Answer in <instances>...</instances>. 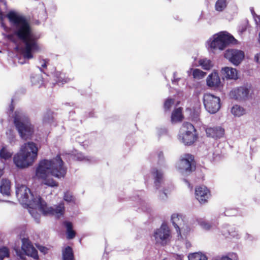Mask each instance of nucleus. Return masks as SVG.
Returning <instances> with one entry per match:
<instances>
[{
  "label": "nucleus",
  "instance_id": "obj_59",
  "mask_svg": "<svg viewBox=\"0 0 260 260\" xmlns=\"http://www.w3.org/2000/svg\"><path fill=\"white\" fill-rule=\"evenodd\" d=\"M245 238L251 241H252L254 240H256V239L254 237H253L252 235L248 233H246Z\"/></svg>",
  "mask_w": 260,
  "mask_h": 260
},
{
  "label": "nucleus",
  "instance_id": "obj_17",
  "mask_svg": "<svg viewBox=\"0 0 260 260\" xmlns=\"http://www.w3.org/2000/svg\"><path fill=\"white\" fill-rule=\"evenodd\" d=\"M150 173L153 178L155 189L156 190L159 189L164 178L163 172L156 167H152L150 169Z\"/></svg>",
  "mask_w": 260,
  "mask_h": 260
},
{
  "label": "nucleus",
  "instance_id": "obj_2",
  "mask_svg": "<svg viewBox=\"0 0 260 260\" xmlns=\"http://www.w3.org/2000/svg\"><path fill=\"white\" fill-rule=\"evenodd\" d=\"M15 193L18 198L20 194V202L27 208L38 209L44 216H54L56 219L62 216L66 211L64 204L60 201L54 207H47L45 201L26 186L21 184L16 186Z\"/></svg>",
  "mask_w": 260,
  "mask_h": 260
},
{
  "label": "nucleus",
  "instance_id": "obj_21",
  "mask_svg": "<svg viewBox=\"0 0 260 260\" xmlns=\"http://www.w3.org/2000/svg\"><path fill=\"white\" fill-rule=\"evenodd\" d=\"M62 226L66 230V235L67 240H72L76 237V233L73 230V225L71 221L68 220L63 221Z\"/></svg>",
  "mask_w": 260,
  "mask_h": 260
},
{
  "label": "nucleus",
  "instance_id": "obj_40",
  "mask_svg": "<svg viewBox=\"0 0 260 260\" xmlns=\"http://www.w3.org/2000/svg\"><path fill=\"white\" fill-rule=\"evenodd\" d=\"M206 74L205 72L199 69H195L192 72V76L194 79H203L205 76Z\"/></svg>",
  "mask_w": 260,
  "mask_h": 260
},
{
  "label": "nucleus",
  "instance_id": "obj_64",
  "mask_svg": "<svg viewBox=\"0 0 260 260\" xmlns=\"http://www.w3.org/2000/svg\"><path fill=\"white\" fill-rule=\"evenodd\" d=\"M177 260H183L182 259V257L181 256V255H179V254L177 255Z\"/></svg>",
  "mask_w": 260,
  "mask_h": 260
},
{
  "label": "nucleus",
  "instance_id": "obj_50",
  "mask_svg": "<svg viewBox=\"0 0 260 260\" xmlns=\"http://www.w3.org/2000/svg\"><path fill=\"white\" fill-rule=\"evenodd\" d=\"M0 26L6 31L8 29V27L6 25L4 20V16L1 15L0 16Z\"/></svg>",
  "mask_w": 260,
  "mask_h": 260
},
{
  "label": "nucleus",
  "instance_id": "obj_58",
  "mask_svg": "<svg viewBox=\"0 0 260 260\" xmlns=\"http://www.w3.org/2000/svg\"><path fill=\"white\" fill-rule=\"evenodd\" d=\"M254 60L256 62L260 64V53H256L254 55Z\"/></svg>",
  "mask_w": 260,
  "mask_h": 260
},
{
  "label": "nucleus",
  "instance_id": "obj_25",
  "mask_svg": "<svg viewBox=\"0 0 260 260\" xmlns=\"http://www.w3.org/2000/svg\"><path fill=\"white\" fill-rule=\"evenodd\" d=\"M181 217L182 215L178 213H174L171 217V222L174 228L176 229V232L178 235H181V231L177 222L180 220Z\"/></svg>",
  "mask_w": 260,
  "mask_h": 260
},
{
  "label": "nucleus",
  "instance_id": "obj_6",
  "mask_svg": "<svg viewBox=\"0 0 260 260\" xmlns=\"http://www.w3.org/2000/svg\"><path fill=\"white\" fill-rule=\"evenodd\" d=\"M199 138V134L194 125L189 122H184L178 134L179 140L185 146L193 144Z\"/></svg>",
  "mask_w": 260,
  "mask_h": 260
},
{
  "label": "nucleus",
  "instance_id": "obj_5",
  "mask_svg": "<svg viewBox=\"0 0 260 260\" xmlns=\"http://www.w3.org/2000/svg\"><path fill=\"white\" fill-rule=\"evenodd\" d=\"M13 121L15 128L22 139L26 140L32 138L35 128L28 117L15 113Z\"/></svg>",
  "mask_w": 260,
  "mask_h": 260
},
{
  "label": "nucleus",
  "instance_id": "obj_8",
  "mask_svg": "<svg viewBox=\"0 0 260 260\" xmlns=\"http://www.w3.org/2000/svg\"><path fill=\"white\" fill-rule=\"evenodd\" d=\"M251 87V85L247 83L234 87L229 92V97L238 102L246 101L250 97Z\"/></svg>",
  "mask_w": 260,
  "mask_h": 260
},
{
  "label": "nucleus",
  "instance_id": "obj_51",
  "mask_svg": "<svg viewBox=\"0 0 260 260\" xmlns=\"http://www.w3.org/2000/svg\"><path fill=\"white\" fill-rule=\"evenodd\" d=\"M250 12L254 19V21H255V22L256 24H257V19L256 17H257V18H258V20L259 21H260V16L257 15L255 11H254V9L253 8V7H250Z\"/></svg>",
  "mask_w": 260,
  "mask_h": 260
},
{
  "label": "nucleus",
  "instance_id": "obj_15",
  "mask_svg": "<svg viewBox=\"0 0 260 260\" xmlns=\"http://www.w3.org/2000/svg\"><path fill=\"white\" fill-rule=\"evenodd\" d=\"M153 237L155 240L160 239L162 245L166 244L169 241L171 237L170 230L167 224L162 223L160 228L156 229L153 234Z\"/></svg>",
  "mask_w": 260,
  "mask_h": 260
},
{
  "label": "nucleus",
  "instance_id": "obj_35",
  "mask_svg": "<svg viewBox=\"0 0 260 260\" xmlns=\"http://www.w3.org/2000/svg\"><path fill=\"white\" fill-rule=\"evenodd\" d=\"M175 100L173 98L168 97L164 101L163 104V108L165 112H169L173 105H174Z\"/></svg>",
  "mask_w": 260,
  "mask_h": 260
},
{
  "label": "nucleus",
  "instance_id": "obj_22",
  "mask_svg": "<svg viewBox=\"0 0 260 260\" xmlns=\"http://www.w3.org/2000/svg\"><path fill=\"white\" fill-rule=\"evenodd\" d=\"M55 81V84L58 85H62L70 81V79L65 77V74L60 71L55 70L54 72L51 73Z\"/></svg>",
  "mask_w": 260,
  "mask_h": 260
},
{
  "label": "nucleus",
  "instance_id": "obj_53",
  "mask_svg": "<svg viewBox=\"0 0 260 260\" xmlns=\"http://www.w3.org/2000/svg\"><path fill=\"white\" fill-rule=\"evenodd\" d=\"M99 95L98 93L94 92L90 94V98H91V102L92 103H95L97 102L98 98L99 97Z\"/></svg>",
  "mask_w": 260,
  "mask_h": 260
},
{
  "label": "nucleus",
  "instance_id": "obj_43",
  "mask_svg": "<svg viewBox=\"0 0 260 260\" xmlns=\"http://www.w3.org/2000/svg\"><path fill=\"white\" fill-rule=\"evenodd\" d=\"M27 255L35 260H38L39 259L38 250L34 247L31 248L30 251L28 253Z\"/></svg>",
  "mask_w": 260,
  "mask_h": 260
},
{
  "label": "nucleus",
  "instance_id": "obj_12",
  "mask_svg": "<svg viewBox=\"0 0 260 260\" xmlns=\"http://www.w3.org/2000/svg\"><path fill=\"white\" fill-rule=\"evenodd\" d=\"M206 85L208 87L213 88L215 90L221 91L224 86L223 81L219 76L218 71L214 70L206 78Z\"/></svg>",
  "mask_w": 260,
  "mask_h": 260
},
{
  "label": "nucleus",
  "instance_id": "obj_49",
  "mask_svg": "<svg viewBox=\"0 0 260 260\" xmlns=\"http://www.w3.org/2000/svg\"><path fill=\"white\" fill-rule=\"evenodd\" d=\"M159 198L161 200H165L168 198V190L166 188L164 187L162 190H160L159 191Z\"/></svg>",
  "mask_w": 260,
  "mask_h": 260
},
{
  "label": "nucleus",
  "instance_id": "obj_45",
  "mask_svg": "<svg viewBox=\"0 0 260 260\" xmlns=\"http://www.w3.org/2000/svg\"><path fill=\"white\" fill-rule=\"evenodd\" d=\"M249 26V24L248 20L247 19L245 20V23L244 24H241L239 28L238 31L240 34H243L245 32L247 29L248 27Z\"/></svg>",
  "mask_w": 260,
  "mask_h": 260
},
{
  "label": "nucleus",
  "instance_id": "obj_10",
  "mask_svg": "<svg viewBox=\"0 0 260 260\" xmlns=\"http://www.w3.org/2000/svg\"><path fill=\"white\" fill-rule=\"evenodd\" d=\"M51 175L57 178H64L67 174V167L63 161L61 155L58 153L52 158Z\"/></svg>",
  "mask_w": 260,
  "mask_h": 260
},
{
  "label": "nucleus",
  "instance_id": "obj_33",
  "mask_svg": "<svg viewBox=\"0 0 260 260\" xmlns=\"http://www.w3.org/2000/svg\"><path fill=\"white\" fill-rule=\"evenodd\" d=\"M63 200L68 204H74L76 203V198L68 190L64 192Z\"/></svg>",
  "mask_w": 260,
  "mask_h": 260
},
{
  "label": "nucleus",
  "instance_id": "obj_60",
  "mask_svg": "<svg viewBox=\"0 0 260 260\" xmlns=\"http://www.w3.org/2000/svg\"><path fill=\"white\" fill-rule=\"evenodd\" d=\"M215 260H233V259L228 255H223L221 257V258L219 259Z\"/></svg>",
  "mask_w": 260,
  "mask_h": 260
},
{
  "label": "nucleus",
  "instance_id": "obj_32",
  "mask_svg": "<svg viewBox=\"0 0 260 260\" xmlns=\"http://www.w3.org/2000/svg\"><path fill=\"white\" fill-rule=\"evenodd\" d=\"M199 64L203 70H210L213 67L212 61L207 58L201 59L199 60Z\"/></svg>",
  "mask_w": 260,
  "mask_h": 260
},
{
  "label": "nucleus",
  "instance_id": "obj_37",
  "mask_svg": "<svg viewBox=\"0 0 260 260\" xmlns=\"http://www.w3.org/2000/svg\"><path fill=\"white\" fill-rule=\"evenodd\" d=\"M198 224L202 228V229L209 231L212 227V224L202 218H198L197 219Z\"/></svg>",
  "mask_w": 260,
  "mask_h": 260
},
{
  "label": "nucleus",
  "instance_id": "obj_42",
  "mask_svg": "<svg viewBox=\"0 0 260 260\" xmlns=\"http://www.w3.org/2000/svg\"><path fill=\"white\" fill-rule=\"evenodd\" d=\"M224 214L226 216H236L238 214V208H226L224 212Z\"/></svg>",
  "mask_w": 260,
  "mask_h": 260
},
{
  "label": "nucleus",
  "instance_id": "obj_20",
  "mask_svg": "<svg viewBox=\"0 0 260 260\" xmlns=\"http://www.w3.org/2000/svg\"><path fill=\"white\" fill-rule=\"evenodd\" d=\"M184 117L182 113V108H175L171 113V121L172 123L175 124L181 122Z\"/></svg>",
  "mask_w": 260,
  "mask_h": 260
},
{
  "label": "nucleus",
  "instance_id": "obj_19",
  "mask_svg": "<svg viewBox=\"0 0 260 260\" xmlns=\"http://www.w3.org/2000/svg\"><path fill=\"white\" fill-rule=\"evenodd\" d=\"M129 199L131 201H135L138 205H139L141 208V210L147 213H150L151 212V209L149 205L145 202L138 194L135 196L129 197Z\"/></svg>",
  "mask_w": 260,
  "mask_h": 260
},
{
  "label": "nucleus",
  "instance_id": "obj_13",
  "mask_svg": "<svg viewBox=\"0 0 260 260\" xmlns=\"http://www.w3.org/2000/svg\"><path fill=\"white\" fill-rule=\"evenodd\" d=\"M52 159H43L38 163L36 170V175L38 178L45 177L51 175Z\"/></svg>",
  "mask_w": 260,
  "mask_h": 260
},
{
  "label": "nucleus",
  "instance_id": "obj_18",
  "mask_svg": "<svg viewBox=\"0 0 260 260\" xmlns=\"http://www.w3.org/2000/svg\"><path fill=\"white\" fill-rule=\"evenodd\" d=\"M207 137L212 138L215 140L223 137L225 131L221 126H214L207 127L206 130Z\"/></svg>",
  "mask_w": 260,
  "mask_h": 260
},
{
  "label": "nucleus",
  "instance_id": "obj_62",
  "mask_svg": "<svg viewBox=\"0 0 260 260\" xmlns=\"http://www.w3.org/2000/svg\"><path fill=\"white\" fill-rule=\"evenodd\" d=\"M0 202H6V203H10L11 204H15V203L13 201H10V200H2V199H0Z\"/></svg>",
  "mask_w": 260,
  "mask_h": 260
},
{
  "label": "nucleus",
  "instance_id": "obj_56",
  "mask_svg": "<svg viewBox=\"0 0 260 260\" xmlns=\"http://www.w3.org/2000/svg\"><path fill=\"white\" fill-rule=\"evenodd\" d=\"M30 213L35 218L36 222L37 223H39V222H40V215L39 214H38L37 212L35 213V215H34V212L33 211H32V212L30 211Z\"/></svg>",
  "mask_w": 260,
  "mask_h": 260
},
{
  "label": "nucleus",
  "instance_id": "obj_34",
  "mask_svg": "<svg viewBox=\"0 0 260 260\" xmlns=\"http://www.w3.org/2000/svg\"><path fill=\"white\" fill-rule=\"evenodd\" d=\"M53 112L51 110H47L43 117L44 123L51 124L53 122Z\"/></svg>",
  "mask_w": 260,
  "mask_h": 260
},
{
  "label": "nucleus",
  "instance_id": "obj_9",
  "mask_svg": "<svg viewBox=\"0 0 260 260\" xmlns=\"http://www.w3.org/2000/svg\"><path fill=\"white\" fill-rule=\"evenodd\" d=\"M178 168L180 173L187 176L194 171L196 166L193 155L185 153L180 159Z\"/></svg>",
  "mask_w": 260,
  "mask_h": 260
},
{
  "label": "nucleus",
  "instance_id": "obj_26",
  "mask_svg": "<svg viewBox=\"0 0 260 260\" xmlns=\"http://www.w3.org/2000/svg\"><path fill=\"white\" fill-rule=\"evenodd\" d=\"M158 166L164 169H168V166L164 156V152L162 150H158L157 151Z\"/></svg>",
  "mask_w": 260,
  "mask_h": 260
},
{
  "label": "nucleus",
  "instance_id": "obj_48",
  "mask_svg": "<svg viewBox=\"0 0 260 260\" xmlns=\"http://www.w3.org/2000/svg\"><path fill=\"white\" fill-rule=\"evenodd\" d=\"M168 132V129L166 127H159L157 128V133L159 138L163 136L167 135Z\"/></svg>",
  "mask_w": 260,
  "mask_h": 260
},
{
  "label": "nucleus",
  "instance_id": "obj_54",
  "mask_svg": "<svg viewBox=\"0 0 260 260\" xmlns=\"http://www.w3.org/2000/svg\"><path fill=\"white\" fill-rule=\"evenodd\" d=\"M76 160L78 161H83L88 160L87 157L84 156L82 153H78L77 156H75Z\"/></svg>",
  "mask_w": 260,
  "mask_h": 260
},
{
  "label": "nucleus",
  "instance_id": "obj_44",
  "mask_svg": "<svg viewBox=\"0 0 260 260\" xmlns=\"http://www.w3.org/2000/svg\"><path fill=\"white\" fill-rule=\"evenodd\" d=\"M135 144V140L131 135L127 136L125 139V145L130 149L131 147Z\"/></svg>",
  "mask_w": 260,
  "mask_h": 260
},
{
  "label": "nucleus",
  "instance_id": "obj_11",
  "mask_svg": "<svg viewBox=\"0 0 260 260\" xmlns=\"http://www.w3.org/2000/svg\"><path fill=\"white\" fill-rule=\"evenodd\" d=\"M224 57L233 65L239 66L245 57L244 52L237 49H228L224 54Z\"/></svg>",
  "mask_w": 260,
  "mask_h": 260
},
{
  "label": "nucleus",
  "instance_id": "obj_36",
  "mask_svg": "<svg viewBox=\"0 0 260 260\" xmlns=\"http://www.w3.org/2000/svg\"><path fill=\"white\" fill-rule=\"evenodd\" d=\"M221 233L225 237L230 236L233 238H238V237L239 236L237 232L235 230V228L231 226L229 227L226 230V231L224 230H222Z\"/></svg>",
  "mask_w": 260,
  "mask_h": 260
},
{
  "label": "nucleus",
  "instance_id": "obj_52",
  "mask_svg": "<svg viewBox=\"0 0 260 260\" xmlns=\"http://www.w3.org/2000/svg\"><path fill=\"white\" fill-rule=\"evenodd\" d=\"M84 116L86 118H94L96 117L95 113L93 110L89 111V112H85Z\"/></svg>",
  "mask_w": 260,
  "mask_h": 260
},
{
  "label": "nucleus",
  "instance_id": "obj_63",
  "mask_svg": "<svg viewBox=\"0 0 260 260\" xmlns=\"http://www.w3.org/2000/svg\"><path fill=\"white\" fill-rule=\"evenodd\" d=\"M47 67V65L46 62L45 60H44V62L42 64V67L43 68H46Z\"/></svg>",
  "mask_w": 260,
  "mask_h": 260
},
{
  "label": "nucleus",
  "instance_id": "obj_41",
  "mask_svg": "<svg viewBox=\"0 0 260 260\" xmlns=\"http://www.w3.org/2000/svg\"><path fill=\"white\" fill-rule=\"evenodd\" d=\"M190 116L192 121L195 122L199 121L200 119V113L198 110L193 108L190 111Z\"/></svg>",
  "mask_w": 260,
  "mask_h": 260
},
{
  "label": "nucleus",
  "instance_id": "obj_14",
  "mask_svg": "<svg viewBox=\"0 0 260 260\" xmlns=\"http://www.w3.org/2000/svg\"><path fill=\"white\" fill-rule=\"evenodd\" d=\"M240 73L238 70L231 67L225 66L222 67L220 70L221 79L224 83L225 80L237 81L240 78Z\"/></svg>",
  "mask_w": 260,
  "mask_h": 260
},
{
  "label": "nucleus",
  "instance_id": "obj_23",
  "mask_svg": "<svg viewBox=\"0 0 260 260\" xmlns=\"http://www.w3.org/2000/svg\"><path fill=\"white\" fill-rule=\"evenodd\" d=\"M10 182L8 179H3L0 184V193L3 196H10Z\"/></svg>",
  "mask_w": 260,
  "mask_h": 260
},
{
  "label": "nucleus",
  "instance_id": "obj_28",
  "mask_svg": "<svg viewBox=\"0 0 260 260\" xmlns=\"http://www.w3.org/2000/svg\"><path fill=\"white\" fill-rule=\"evenodd\" d=\"M231 112L235 117H240L245 113V109L239 105H234L231 108Z\"/></svg>",
  "mask_w": 260,
  "mask_h": 260
},
{
  "label": "nucleus",
  "instance_id": "obj_24",
  "mask_svg": "<svg viewBox=\"0 0 260 260\" xmlns=\"http://www.w3.org/2000/svg\"><path fill=\"white\" fill-rule=\"evenodd\" d=\"M62 260H75L74 251L70 246H67L62 250Z\"/></svg>",
  "mask_w": 260,
  "mask_h": 260
},
{
  "label": "nucleus",
  "instance_id": "obj_7",
  "mask_svg": "<svg viewBox=\"0 0 260 260\" xmlns=\"http://www.w3.org/2000/svg\"><path fill=\"white\" fill-rule=\"evenodd\" d=\"M203 102L205 109L211 114L216 113L221 106L220 98L210 93H204Z\"/></svg>",
  "mask_w": 260,
  "mask_h": 260
},
{
  "label": "nucleus",
  "instance_id": "obj_3",
  "mask_svg": "<svg viewBox=\"0 0 260 260\" xmlns=\"http://www.w3.org/2000/svg\"><path fill=\"white\" fill-rule=\"evenodd\" d=\"M40 148L33 141L24 143L13 156V162L16 168L24 169L32 166L38 158Z\"/></svg>",
  "mask_w": 260,
  "mask_h": 260
},
{
  "label": "nucleus",
  "instance_id": "obj_61",
  "mask_svg": "<svg viewBox=\"0 0 260 260\" xmlns=\"http://www.w3.org/2000/svg\"><path fill=\"white\" fill-rule=\"evenodd\" d=\"M255 179L257 181L260 182V169L258 172L255 175Z\"/></svg>",
  "mask_w": 260,
  "mask_h": 260
},
{
  "label": "nucleus",
  "instance_id": "obj_4",
  "mask_svg": "<svg viewBox=\"0 0 260 260\" xmlns=\"http://www.w3.org/2000/svg\"><path fill=\"white\" fill-rule=\"evenodd\" d=\"M238 41L226 31H220L212 36L206 42V47L209 53H215L218 49L222 51L230 45H237Z\"/></svg>",
  "mask_w": 260,
  "mask_h": 260
},
{
  "label": "nucleus",
  "instance_id": "obj_29",
  "mask_svg": "<svg viewBox=\"0 0 260 260\" xmlns=\"http://www.w3.org/2000/svg\"><path fill=\"white\" fill-rule=\"evenodd\" d=\"M30 81L32 85H38L40 88L43 84L42 75L32 74L30 76Z\"/></svg>",
  "mask_w": 260,
  "mask_h": 260
},
{
  "label": "nucleus",
  "instance_id": "obj_46",
  "mask_svg": "<svg viewBox=\"0 0 260 260\" xmlns=\"http://www.w3.org/2000/svg\"><path fill=\"white\" fill-rule=\"evenodd\" d=\"M35 246L37 249L39 250L40 252L42 253L43 254L45 255L48 253L49 249L47 247L39 243H35Z\"/></svg>",
  "mask_w": 260,
  "mask_h": 260
},
{
  "label": "nucleus",
  "instance_id": "obj_39",
  "mask_svg": "<svg viewBox=\"0 0 260 260\" xmlns=\"http://www.w3.org/2000/svg\"><path fill=\"white\" fill-rule=\"evenodd\" d=\"M226 0H217L215 3V8L217 11L221 12L226 7Z\"/></svg>",
  "mask_w": 260,
  "mask_h": 260
},
{
  "label": "nucleus",
  "instance_id": "obj_38",
  "mask_svg": "<svg viewBox=\"0 0 260 260\" xmlns=\"http://www.w3.org/2000/svg\"><path fill=\"white\" fill-rule=\"evenodd\" d=\"M10 251L9 248L6 246H0V260H4L5 257H9Z\"/></svg>",
  "mask_w": 260,
  "mask_h": 260
},
{
  "label": "nucleus",
  "instance_id": "obj_57",
  "mask_svg": "<svg viewBox=\"0 0 260 260\" xmlns=\"http://www.w3.org/2000/svg\"><path fill=\"white\" fill-rule=\"evenodd\" d=\"M14 100L13 99H11V103L9 106V111L10 112H13L15 109V106L13 104Z\"/></svg>",
  "mask_w": 260,
  "mask_h": 260
},
{
  "label": "nucleus",
  "instance_id": "obj_1",
  "mask_svg": "<svg viewBox=\"0 0 260 260\" xmlns=\"http://www.w3.org/2000/svg\"><path fill=\"white\" fill-rule=\"evenodd\" d=\"M5 17L9 23L10 33L3 32L2 35L8 42L17 44V39L24 43L23 61H21V59H19V62L23 64L26 60L34 57V53L40 50L37 43L40 36L34 31L29 18L25 15L11 9L7 13Z\"/></svg>",
  "mask_w": 260,
  "mask_h": 260
},
{
  "label": "nucleus",
  "instance_id": "obj_31",
  "mask_svg": "<svg viewBox=\"0 0 260 260\" xmlns=\"http://www.w3.org/2000/svg\"><path fill=\"white\" fill-rule=\"evenodd\" d=\"M13 153L10 152L6 146H3L0 149V159L7 161L9 160L12 156Z\"/></svg>",
  "mask_w": 260,
  "mask_h": 260
},
{
  "label": "nucleus",
  "instance_id": "obj_55",
  "mask_svg": "<svg viewBox=\"0 0 260 260\" xmlns=\"http://www.w3.org/2000/svg\"><path fill=\"white\" fill-rule=\"evenodd\" d=\"M177 72H174L173 73V79H172V82L173 84H177L180 80V78H176Z\"/></svg>",
  "mask_w": 260,
  "mask_h": 260
},
{
  "label": "nucleus",
  "instance_id": "obj_47",
  "mask_svg": "<svg viewBox=\"0 0 260 260\" xmlns=\"http://www.w3.org/2000/svg\"><path fill=\"white\" fill-rule=\"evenodd\" d=\"M41 11V12L39 13V14L38 15V17L39 19L43 21H45L47 18V13L46 9L45 8H43Z\"/></svg>",
  "mask_w": 260,
  "mask_h": 260
},
{
  "label": "nucleus",
  "instance_id": "obj_27",
  "mask_svg": "<svg viewBox=\"0 0 260 260\" xmlns=\"http://www.w3.org/2000/svg\"><path fill=\"white\" fill-rule=\"evenodd\" d=\"M49 176H47L45 177H39V179L42 180V183L48 187H57L59 186V183L55 181L53 178H48Z\"/></svg>",
  "mask_w": 260,
  "mask_h": 260
},
{
  "label": "nucleus",
  "instance_id": "obj_30",
  "mask_svg": "<svg viewBox=\"0 0 260 260\" xmlns=\"http://www.w3.org/2000/svg\"><path fill=\"white\" fill-rule=\"evenodd\" d=\"M188 258V260H208L207 255L200 251L189 253Z\"/></svg>",
  "mask_w": 260,
  "mask_h": 260
},
{
  "label": "nucleus",
  "instance_id": "obj_16",
  "mask_svg": "<svg viewBox=\"0 0 260 260\" xmlns=\"http://www.w3.org/2000/svg\"><path fill=\"white\" fill-rule=\"evenodd\" d=\"M195 196L201 204H205L210 196V190L205 185L197 186L195 189Z\"/></svg>",
  "mask_w": 260,
  "mask_h": 260
}]
</instances>
